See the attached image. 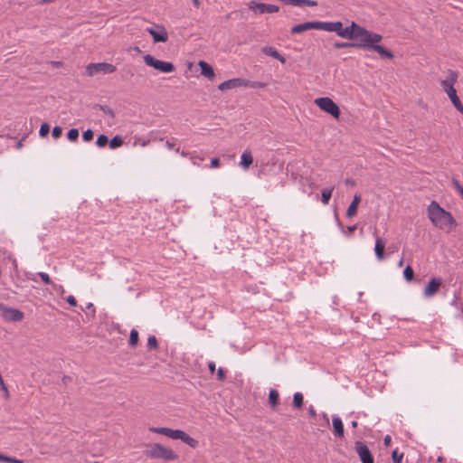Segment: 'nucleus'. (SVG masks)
Returning a JSON list of instances; mask_svg holds the SVG:
<instances>
[{
    "label": "nucleus",
    "instance_id": "nucleus-53",
    "mask_svg": "<svg viewBox=\"0 0 463 463\" xmlns=\"http://www.w3.org/2000/svg\"><path fill=\"white\" fill-rule=\"evenodd\" d=\"M356 227H357V226H356V224L352 225V226H348V227H347V231H348V232H349V233L353 232L356 229Z\"/></svg>",
    "mask_w": 463,
    "mask_h": 463
},
{
    "label": "nucleus",
    "instance_id": "nucleus-6",
    "mask_svg": "<svg viewBox=\"0 0 463 463\" xmlns=\"http://www.w3.org/2000/svg\"><path fill=\"white\" fill-rule=\"evenodd\" d=\"M116 71V66L108 62L90 63L86 67L87 75L93 77L99 73L110 74Z\"/></svg>",
    "mask_w": 463,
    "mask_h": 463
},
{
    "label": "nucleus",
    "instance_id": "nucleus-39",
    "mask_svg": "<svg viewBox=\"0 0 463 463\" xmlns=\"http://www.w3.org/2000/svg\"><path fill=\"white\" fill-rule=\"evenodd\" d=\"M62 133V128L59 126H56L52 128V135L54 138H59Z\"/></svg>",
    "mask_w": 463,
    "mask_h": 463
},
{
    "label": "nucleus",
    "instance_id": "nucleus-62",
    "mask_svg": "<svg viewBox=\"0 0 463 463\" xmlns=\"http://www.w3.org/2000/svg\"><path fill=\"white\" fill-rule=\"evenodd\" d=\"M402 264H403V260H401L399 261V266H402Z\"/></svg>",
    "mask_w": 463,
    "mask_h": 463
},
{
    "label": "nucleus",
    "instance_id": "nucleus-12",
    "mask_svg": "<svg viewBox=\"0 0 463 463\" xmlns=\"http://www.w3.org/2000/svg\"><path fill=\"white\" fill-rule=\"evenodd\" d=\"M354 449L358 454L362 463H374L373 457L368 447L362 441L354 443Z\"/></svg>",
    "mask_w": 463,
    "mask_h": 463
},
{
    "label": "nucleus",
    "instance_id": "nucleus-63",
    "mask_svg": "<svg viewBox=\"0 0 463 463\" xmlns=\"http://www.w3.org/2000/svg\"><path fill=\"white\" fill-rule=\"evenodd\" d=\"M461 195V197L463 198V191L459 194Z\"/></svg>",
    "mask_w": 463,
    "mask_h": 463
},
{
    "label": "nucleus",
    "instance_id": "nucleus-8",
    "mask_svg": "<svg viewBox=\"0 0 463 463\" xmlns=\"http://www.w3.org/2000/svg\"><path fill=\"white\" fill-rule=\"evenodd\" d=\"M320 109L330 114L335 119L339 120L341 115L340 109L330 98H320Z\"/></svg>",
    "mask_w": 463,
    "mask_h": 463
},
{
    "label": "nucleus",
    "instance_id": "nucleus-24",
    "mask_svg": "<svg viewBox=\"0 0 463 463\" xmlns=\"http://www.w3.org/2000/svg\"><path fill=\"white\" fill-rule=\"evenodd\" d=\"M334 433L337 437L344 436V426L341 419L339 417H334L332 420Z\"/></svg>",
    "mask_w": 463,
    "mask_h": 463
},
{
    "label": "nucleus",
    "instance_id": "nucleus-58",
    "mask_svg": "<svg viewBox=\"0 0 463 463\" xmlns=\"http://www.w3.org/2000/svg\"><path fill=\"white\" fill-rule=\"evenodd\" d=\"M189 154L185 151H182L181 152V156H184V157H186Z\"/></svg>",
    "mask_w": 463,
    "mask_h": 463
},
{
    "label": "nucleus",
    "instance_id": "nucleus-54",
    "mask_svg": "<svg viewBox=\"0 0 463 463\" xmlns=\"http://www.w3.org/2000/svg\"><path fill=\"white\" fill-rule=\"evenodd\" d=\"M193 1V4L196 7V8H199L200 7V1L199 0H192Z\"/></svg>",
    "mask_w": 463,
    "mask_h": 463
},
{
    "label": "nucleus",
    "instance_id": "nucleus-20",
    "mask_svg": "<svg viewBox=\"0 0 463 463\" xmlns=\"http://www.w3.org/2000/svg\"><path fill=\"white\" fill-rule=\"evenodd\" d=\"M384 249H385L384 241L382 238L377 237L375 240L374 252H375L376 258L379 260H383L384 259Z\"/></svg>",
    "mask_w": 463,
    "mask_h": 463
},
{
    "label": "nucleus",
    "instance_id": "nucleus-48",
    "mask_svg": "<svg viewBox=\"0 0 463 463\" xmlns=\"http://www.w3.org/2000/svg\"><path fill=\"white\" fill-rule=\"evenodd\" d=\"M165 146L168 149H175L176 152H179V147H175V144L171 143L169 140L165 142Z\"/></svg>",
    "mask_w": 463,
    "mask_h": 463
},
{
    "label": "nucleus",
    "instance_id": "nucleus-49",
    "mask_svg": "<svg viewBox=\"0 0 463 463\" xmlns=\"http://www.w3.org/2000/svg\"><path fill=\"white\" fill-rule=\"evenodd\" d=\"M208 368H209L210 373L212 374H213L214 372H215V363L214 362H209Z\"/></svg>",
    "mask_w": 463,
    "mask_h": 463
},
{
    "label": "nucleus",
    "instance_id": "nucleus-17",
    "mask_svg": "<svg viewBox=\"0 0 463 463\" xmlns=\"http://www.w3.org/2000/svg\"><path fill=\"white\" fill-rule=\"evenodd\" d=\"M4 317L8 321H21L24 317V314L18 309L5 308Z\"/></svg>",
    "mask_w": 463,
    "mask_h": 463
},
{
    "label": "nucleus",
    "instance_id": "nucleus-3",
    "mask_svg": "<svg viewBox=\"0 0 463 463\" xmlns=\"http://www.w3.org/2000/svg\"><path fill=\"white\" fill-rule=\"evenodd\" d=\"M458 73L453 70H448L446 79L440 81L443 91L448 95L453 106L458 112L463 114V104L457 95L454 85L457 83Z\"/></svg>",
    "mask_w": 463,
    "mask_h": 463
},
{
    "label": "nucleus",
    "instance_id": "nucleus-60",
    "mask_svg": "<svg viewBox=\"0 0 463 463\" xmlns=\"http://www.w3.org/2000/svg\"><path fill=\"white\" fill-rule=\"evenodd\" d=\"M314 103L318 106V98L314 100Z\"/></svg>",
    "mask_w": 463,
    "mask_h": 463
},
{
    "label": "nucleus",
    "instance_id": "nucleus-11",
    "mask_svg": "<svg viewBox=\"0 0 463 463\" xmlns=\"http://www.w3.org/2000/svg\"><path fill=\"white\" fill-rule=\"evenodd\" d=\"M247 86H254V84H251L250 80H245V79H241V78H234V79H231V80L222 82L218 86V89L220 90L223 91L226 90L235 89V88H240V87L247 88Z\"/></svg>",
    "mask_w": 463,
    "mask_h": 463
},
{
    "label": "nucleus",
    "instance_id": "nucleus-1",
    "mask_svg": "<svg viewBox=\"0 0 463 463\" xmlns=\"http://www.w3.org/2000/svg\"><path fill=\"white\" fill-rule=\"evenodd\" d=\"M428 216L433 225L440 230L450 232L457 225L452 214L440 207L436 201H432L428 206Z\"/></svg>",
    "mask_w": 463,
    "mask_h": 463
},
{
    "label": "nucleus",
    "instance_id": "nucleus-47",
    "mask_svg": "<svg viewBox=\"0 0 463 463\" xmlns=\"http://www.w3.org/2000/svg\"><path fill=\"white\" fill-rule=\"evenodd\" d=\"M251 84H254V86H248L249 88H264L265 83L262 82H257V81H250Z\"/></svg>",
    "mask_w": 463,
    "mask_h": 463
},
{
    "label": "nucleus",
    "instance_id": "nucleus-32",
    "mask_svg": "<svg viewBox=\"0 0 463 463\" xmlns=\"http://www.w3.org/2000/svg\"><path fill=\"white\" fill-rule=\"evenodd\" d=\"M148 430H149L150 432L157 433V434H161V435L166 436L168 428H165V427H150Z\"/></svg>",
    "mask_w": 463,
    "mask_h": 463
},
{
    "label": "nucleus",
    "instance_id": "nucleus-33",
    "mask_svg": "<svg viewBox=\"0 0 463 463\" xmlns=\"http://www.w3.org/2000/svg\"><path fill=\"white\" fill-rule=\"evenodd\" d=\"M108 142H109L108 137L103 134L99 135L96 140V144L99 147L105 146L108 144Z\"/></svg>",
    "mask_w": 463,
    "mask_h": 463
},
{
    "label": "nucleus",
    "instance_id": "nucleus-22",
    "mask_svg": "<svg viewBox=\"0 0 463 463\" xmlns=\"http://www.w3.org/2000/svg\"><path fill=\"white\" fill-rule=\"evenodd\" d=\"M253 162V157L250 150H245L241 156V165L243 169H248Z\"/></svg>",
    "mask_w": 463,
    "mask_h": 463
},
{
    "label": "nucleus",
    "instance_id": "nucleus-19",
    "mask_svg": "<svg viewBox=\"0 0 463 463\" xmlns=\"http://www.w3.org/2000/svg\"><path fill=\"white\" fill-rule=\"evenodd\" d=\"M361 202V196L359 194H355L354 196L353 201L351 202L350 205L348 206L346 210V217L352 218L357 213V208Z\"/></svg>",
    "mask_w": 463,
    "mask_h": 463
},
{
    "label": "nucleus",
    "instance_id": "nucleus-14",
    "mask_svg": "<svg viewBox=\"0 0 463 463\" xmlns=\"http://www.w3.org/2000/svg\"><path fill=\"white\" fill-rule=\"evenodd\" d=\"M442 284V280L439 278H433L430 280L424 288V295L427 298L433 297L438 293Z\"/></svg>",
    "mask_w": 463,
    "mask_h": 463
},
{
    "label": "nucleus",
    "instance_id": "nucleus-27",
    "mask_svg": "<svg viewBox=\"0 0 463 463\" xmlns=\"http://www.w3.org/2000/svg\"><path fill=\"white\" fill-rule=\"evenodd\" d=\"M138 332L136 329H132L129 334V345L134 347L138 343Z\"/></svg>",
    "mask_w": 463,
    "mask_h": 463
},
{
    "label": "nucleus",
    "instance_id": "nucleus-42",
    "mask_svg": "<svg viewBox=\"0 0 463 463\" xmlns=\"http://www.w3.org/2000/svg\"><path fill=\"white\" fill-rule=\"evenodd\" d=\"M66 301L72 307H76L77 306V300L76 298L73 297V296H68L66 298Z\"/></svg>",
    "mask_w": 463,
    "mask_h": 463
},
{
    "label": "nucleus",
    "instance_id": "nucleus-30",
    "mask_svg": "<svg viewBox=\"0 0 463 463\" xmlns=\"http://www.w3.org/2000/svg\"><path fill=\"white\" fill-rule=\"evenodd\" d=\"M404 454L399 452L398 449H394L392 453V463H402Z\"/></svg>",
    "mask_w": 463,
    "mask_h": 463
},
{
    "label": "nucleus",
    "instance_id": "nucleus-57",
    "mask_svg": "<svg viewBox=\"0 0 463 463\" xmlns=\"http://www.w3.org/2000/svg\"><path fill=\"white\" fill-rule=\"evenodd\" d=\"M357 425H358V423H357V421H356V420H353V421L351 422V426H352L353 428H356V427H357Z\"/></svg>",
    "mask_w": 463,
    "mask_h": 463
},
{
    "label": "nucleus",
    "instance_id": "nucleus-36",
    "mask_svg": "<svg viewBox=\"0 0 463 463\" xmlns=\"http://www.w3.org/2000/svg\"><path fill=\"white\" fill-rule=\"evenodd\" d=\"M50 132V126L47 123H43L40 128L39 134L42 137H44Z\"/></svg>",
    "mask_w": 463,
    "mask_h": 463
},
{
    "label": "nucleus",
    "instance_id": "nucleus-9",
    "mask_svg": "<svg viewBox=\"0 0 463 463\" xmlns=\"http://www.w3.org/2000/svg\"><path fill=\"white\" fill-rule=\"evenodd\" d=\"M166 437L173 439H180L192 448H195L198 443L196 439L190 437L187 433L181 430H173L168 428Z\"/></svg>",
    "mask_w": 463,
    "mask_h": 463
},
{
    "label": "nucleus",
    "instance_id": "nucleus-13",
    "mask_svg": "<svg viewBox=\"0 0 463 463\" xmlns=\"http://www.w3.org/2000/svg\"><path fill=\"white\" fill-rule=\"evenodd\" d=\"M146 31L153 37L155 43H165L168 40V33L165 28L161 25L147 28Z\"/></svg>",
    "mask_w": 463,
    "mask_h": 463
},
{
    "label": "nucleus",
    "instance_id": "nucleus-38",
    "mask_svg": "<svg viewBox=\"0 0 463 463\" xmlns=\"http://www.w3.org/2000/svg\"><path fill=\"white\" fill-rule=\"evenodd\" d=\"M38 276L42 279V280L46 284L50 285L52 283L50 276L45 272H39Z\"/></svg>",
    "mask_w": 463,
    "mask_h": 463
},
{
    "label": "nucleus",
    "instance_id": "nucleus-26",
    "mask_svg": "<svg viewBox=\"0 0 463 463\" xmlns=\"http://www.w3.org/2000/svg\"><path fill=\"white\" fill-rule=\"evenodd\" d=\"M123 144V139L119 136H115L110 141H109V147L111 149H116L119 146H121Z\"/></svg>",
    "mask_w": 463,
    "mask_h": 463
},
{
    "label": "nucleus",
    "instance_id": "nucleus-44",
    "mask_svg": "<svg viewBox=\"0 0 463 463\" xmlns=\"http://www.w3.org/2000/svg\"><path fill=\"white\" fill-rule=\"evenodd\" d=\"M220 166V160L218 157H213L212 160H211V167L212 168H217Z\"/></svg>",
    "mask_w": 463,
    "mask_h": 463
},
{
    "label": "nucleus",
    "instance_id": "nucleus-52",
    "mask_svg": "<svg viewBox=\"0 0 463 463\" xmlns=\"http://www.w3.org/2000/svg\"><path fill=\"white\" fill-rule=\"evenodd\" d=\"M309 413L312 417H316V410L313 406L309 407Z\"/></svg>",
    "mask_w": 463,
    "mask_h": 463
},
{
    "label": "nucleus",
    "instance_id": "nucleus-15",
    "mask_svg": "<svg viewBox=\"0 0 463 463\" xmlns=\"http://www.w3.org/2000/svg\"><path fill=\"white\" fill-rule=\"evenodd\" d=\"M312 29H318V21L306 22L297 24L291 28V33L298 34Z\"/></svg>",
    "mask_w": 463,
    "mask_h": 463
},
{
    "label": "nucleus",
    "instance_id": "nucleus-50",
    "mask_svg": "<svg viewBox=\"0 0 463 463\" xmlns=\"http://www.w3.org/2000/svg\"><path fill=\"white\" fill-rule=\"evenodd\" d=\"M391 442H392V438H391V436H390V435H386V436L384 437V439H383V444H384L385 446H387V447H388V446H390V445H391Z\"/></svg>",
    "mask_w": 463,
    "mask_h": 463
},
{
    "label": "nucleus",
    "instance_id": "nucleus-16",
    "mask_svg": "<svg viewBox=\"0 0 463 463\" xmlns=\"http://www.w3.org/2000/svg\"><path fill=\"white\" fill-rule=\"evenodd\" d=\"M363 37H355L354 39H350L353 42H336L334 43V47L335 49H343V48H363Z\"/></svg>",
    "mask_w": 463,
    "mask_h": 463
},
{
    "label": "nucleus",
    "instance_id": "nucleus-40",
    "mask_svg": "<svg viewBox=\"0 0 463 463\" xmlns=\"http://www.w3.org/2000/svg\"><path fill=\"white\" fill-rule=\"evenodd\" d=\"M190 159L194 165H199V161H203L204 158L199 156L191 155Z\"/></svg>",
    "mask_w": 463,
    "mask_h": 463
},
{
    "label": "nucleus",
    "instance_id": "nucleus-37",
    "mask_svg": "<svg viewBox=\"0 0 463 463\" xmlns=\"http://www.w3.org/2000/svg\"><path fill=\"white\" fill-rule=\"evenodd\" d=\"M82 138L85 142H89L93 138V131L91 129H87L82 134Z\"/></svg>",
    "mask_w": 463,
    "mask_h": 463
},
{
    "label": "nucleus",
    "instance_id": "nucleus-45",
    "mask_svg": "<svg viewBox=\"0 0 463 463\" xmlns=\"http://www.w3.org/2000/svg\"><path fill=\"white\" fill-rule=\"evenodd\" d=\"M5 462H9V463H24V461L22 459H18V458H11V457H8V456H6Z\"/></svg>",
    "mask_w": 463,
    "mask_h": 463
},
{
    "label": "nucleus",
    "instance_id": "nucleus-7",
    "mask_svg": "<svg viewBox=\"0 0 463 463\" xmlns=\"http://www.w3.org/2000/svg\"><path fill=\"white\" fill-rule=\"evenodd\" d=\"M144 61L147 66L153 67L161 72L169 73L175 71V66L172 62L157 60L150 54L144 56Z\"/></svg>",
    "mask_w": 463,
    "mask_h": 463
},
{
    "label": "nucleus",
    "instance_id": "nucleus-41",
    "mask_svg": "<svg viewBox=\"0 0 463 463\" xmlns=\"http://www.w3.org/2000/svg\"><path fill=\"white\" fill-rule=\"evenodd\" d=\"M452 184L459 194L463 191V186L459 184V182L457 179L452 180Z\"/></svg>",
    "mask_w": 463,
    "mask_h": 463
},
{
    "label": "nucleus",
    "instance_id": "nucleus-18",
    "mask_svg": "<svg viewBox=\"0 0 463 463\" xmlns=\"http://www.w3.org/2000/svg\"><path fill=\"white\" fill-rule=\"evenodd\" d=\"M198 65L201 68V74L202 75H203L204 77L208 78L209 80H213L214 78V76H215L214 71H213V67L209 63H207L204 61H200L198 62Z\"/></svg>",
    "mask_w": 463,
    "mask_h": 463
},
{
    "label": "nucleus",
    "instance_id": "nucleus-61",
    "mask_svg": "<svg viewBox=\"0 0 463 463\" xmlns=\"http://www.w3.org/2000/svg\"><path fill=\"white\" fill-rule=\"evenodd\" d=\"M147 143H148V141H145V142L142 143V146H145L147 145Z\"/></svg>",
    "mask_w": 463,
    "mask_h": 463
},
{
    "label": "nucleus",
    "instance_id": "nucleus-4",
    "mask_svg": "<svg viewBox=\"0 0 463 463\" xmlns=\"http://www.w3.org/2000/svg\"><path fill=\"white\" fill-rule=\"evenodd\" d=\"M362 26L354 22L350 26L344 28L341 22H320V30L326 32H335L338 36L354 39L359 34Z\"/></svg>",
    "mask_w": 463,
    "mask_h": 463
},
{
    "label": "nucleus",
    "instance_id": "nucleus-10",
    "mask_svg": "<svg viewBox=\"0 0 463 463\" xmlns=\"http://www.w3.org/2000/svg\"><path fill=\"white\" fill-rule=\"evenodd\" d=\"M248 7L257 14H262L265 13L271 14L279 11V7L278 5L259 3L257 1H250L248 3Z\"/></svg>",
    "mask_w": 463,
    "mask_h": 463
},
{
    "label": "nucleus",
    "instance_id": "nucleus-35",
    "mask_svg": "<svg viewBox=\"0 0 463 463\" xmlns=\"http://www.w3.org/2000/svg\"><path fill=\"white\" fill-rule=\"evenodd\" d=\"M332 194L331 189H325L321 194V200L324 203H327Z\"/></svg>",
    "mask_w": 463,
    "mask_h": 463
},
{
    "label": "nucleus",
    "instance_id": "nucleus-43",
    "mask_svg": "<svg viewBox=\"0 0 463 463\" xmlns=\"http://www.w3.org/2000/svg\"><path fill=\"white\" fill-rule=\"evenodd\" d=\"M217 378L220 381H223L225 379V372L222 368H219L217 371Z\"/></svg>",
    "mask_w": 463,
    "mask_h": 463
},
{
    "label": "nucleus",
    "instance_id": "nucleus-21",
    "mask_svg": "<svg viewBox=\"0 0 463 463\" xmlns=\"http://www.w3.org/2000/svg\"><path fill=\"white\" fill-rule=\"evenodd\" d=\"M262 52L266 55L271 56L277 60H279L280 62L285 63L286 59L279 54V52L271 46H265L262 48Z\"/></svg>",
    "mask_w": 463,
    "mask_h": 463
},
{
    "label": "nucleus",
    "instance_id": "nucleus-56",
    "mask_svg": "<svg viewBox=\"0 0 463 463\" xmlns=\"http://www.w3.org/2000/svg\"><path fill=\"white\" fill-rule=\"evenodd\" d=\"M54 0H41V4L44 5V4H49L51 2H53Z\"/></svg>",
    "mask_w": 463,
    "mask_h": 463
},
{
    "label": "nucleus",
    "instance_id": "nucleus-5",
    "mask_svg": "<svg viewBox=\"0 0 463 463\" xmlns=\"http://www.w3.org/2000/svg\"><path fill=\"white\" fill-rule=\"evenodd\" d=\"M143 453L146 458L165 461L175 460L178 458V455L172 449L165 447L160 443L147 444Z\"/></svg>",
    "mask_w": 463,
    "mask_h": 463
},
{
    "label": "nucleus",
    "instance_id": "nucleus-31",
    "mask_svg": "<svg viewBox=\"0 0 463 463\" xmlns=\"http://www.w3.org/2000/svg\"><path fill=\"white\" fill-rule=\"evenodd\" d=\"M67 137L70 141H76L79 137V130L77 128H71L67 133Z\"/></svg>",
    "mask_w": 463,
    "mask_h": 463
},
{
    "label": "nucleus",
    "instance_id": "nucleus-64",
    "mask_svg": "<svg viewBox=\"0 0 463 463\" xmlns=\"http://www.w3.org/2000/svg\"><path fill=\"white\" fill-rule=\"evenodd\" d=\"M94 463H99V462H98V461H95Z\"/></svg>",
    "mask_w": 463,
    "mask_h": 463
},
{
    "label": "nucleus",
    "instance_id": "nucleus-59",
    "mask_svg": "<svg viewBox=\"0 0 463 463\" xmlns=\"http://www.w3.org/2000/svg\"><path fill=\"white\" fill-rule=\"evenodd\" d=\"M93 307V304L92 303H89L88 306H87V308H90Z\"/></svg>",
    "mask_w": 463,
    "mask_h": 463
},
{
    "label": "nucleus",
    "instance_id": "nucleus-23",
    "mask_svg": "<svg viewBox=\"0 0 463 463\" xmlns=\"http://www.w3.org/2000/svg\"><path fill=\"white\" fill-rule=\"evenodd\" d=\"M284 3L292 6H316L317 3L313 0H284Z\"/></svg>",
    "mask_w": 463,
    "mask_h": 463
},
{
    "label": "nucleus",
    "instance_id": "nucleus-34",
    "mask_svg": "<svg viewBox=\"0 0 463 463\" xmlns=\"http://www.w3.org/2000/svg\"><path fill=\"white\" fill-rule=\"evenodd\" d=\"M147 346L149 349H156L158 346L157 340L155 335H149L147 339Z\"/></svg>",
    "mask_w": 463,
    "mask_h": 463
},
{
    "label": "nucleus",
    "instance_id": "nucleus-28",
    "mask_svg": "<svg viewBox=\"0 0 463 463\" xmlns=\"http://www.w3.org/2000/svg\"><path fill=\"white\" fill-rule=\"evenodd\" d=\"M293 404L296 408H301L303 404V395L301 392H296L293 395Z\"/></svg>",
    "mask_w": 463,
    "mask_h": 463
},
{
    "label": "nucleus",
    "instance_id": "nucleus-55",
    "mask_svg": "<svg viewBox=\"0 0 463 463\" xmlns=\"http://www.w3.org/2000/svg\"><path fill=\"white\" fill-rule=\"evenodd\" d=\"M6 456L0 453V461L5 462Z\"/></svg>",
    "mask_w": 463,
    "mask_h": 463
},
{
    "label": "nucleus",
    "instance_id": "nucleus-25",
    "mask_svg": "<svg viewBox=\"0 0 463 463\" xmlns=\"http://www.w3.org/2000/svg\"><path fill=\"white\" fill-rule=\"evenodd\" d=\"M269 403L271 408L275 409L279 403V392L271 389L269 393Z\"/></svg>",
    "mask_w": 463,
    "mask_h": 463
},
{
    "label": "nucleus",
    "instance_id": "nucleus-29",
    "mask_svg": "<svg viewBox=\"0 0 463 463\" xmlns=\"http://www.w3.org/2000/svg\"><path fill=\"white\" fill-rule=\"evenodd\" d=\"M404 279L407 281H411L414 278V271L411 266H407L403 270Z\"/></svg>",
    "mask_w": 463,
    "mask_h": 463
},
{
    "label": "nucleus",
    "instance_id": "nucleus-2",
    "mask_svg": "<svg viewBox=\"0 0 463 463\" xmlns=\"http://www.w3.org/2000/svg\"><path fill=\"white\" fill-rule=\"evenodd\" d=\"M357 37H363L362 49L374 51L381 56V58L391 60L394 57L393 53L390 50L379 44L383 39L381 34L373 33L364 27H362Z\"/></svg>",
    "mask_w": 463,
    "mask_h": 463
},
{
    "label": "nucleus",
    "instance_id": "nucleus-46",
    "mask_svg": "<svg viewBox=\"0 0 463 463\" xmlns=\"http://www.w3.org/2000/svg\"><path fill=\"white\" fill-rule=\"evenodd\" d=\"M100 109L107 114L110 115L111 117H114V112L111 109L108 108L107 106H101Z\"/></svg>",
    "mask_w": 463,
    "mask_h": 463
},
{
    "label": "nucleus",
    "instance_id": "nucleus-51",
    "mask_svg": "<svg viewBox=\"0 0 463 463\" xmlns=\"http://www.w3.org/2000/svg\"><path fill=\"white\" fill-rule=\"evenodd\" d=\"M24 138H25V137H24L22 139H20V140H18V141L16 142V144H15V147H16L17 149H21V148L24 146L23 142H24Z\"/></svg>",
    "mask_w": 463,
    "mask_h": 463
}]
</instances>
